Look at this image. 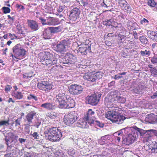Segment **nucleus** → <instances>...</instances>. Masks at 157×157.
<instances>
[{"mask_svg": "<svg viewBox=\"0 0 157 157\" xmlns=\"http://www.w3.org/2000/svg\"><path fill=\"white\" fill-rule=\"evenodd\" d=\"M18 136L13 133L9 132L5 136V143L7 146L6 151L10 154H15L17 149L15 146L18 144Z\"/></svg>", "mask_w": 157, "mask_h": 157, "instance_id": "obj_1", "label": "nucleus"}, {"mask_svg": "<svg viewBox=\"0 0 157 157\" xmlns=\"http://www.w3.org/2000/svg\"><path fill=\"white\" fill-rule=\"evenodd\" d=\"M119 110L118 108H114L111 111L107 112L105 115V117L113 122L118 124H121L126 118L124 116L119 114Z\"/></svg>", "mask_w": 157, "mask_h": 157, "instance_id": "obj_2", "label": "nucleus"}, {"mask_svg": "<svg viewBox=\"0 0 157 157\" xmlns=\"http://www.w3.org/2000/svg\"><path fill=\"white\" fill-rule=\"evenodd\" d=\"M38 56L44 65L50 66L57 63V58L48 52H41L39 54Z\"/></svg>", "mask_w": 157, "mask_h": 157, "instance_id": "obj_3", "label": "nucleus"}, {"mask_svg": "<svg viewBox=\"0 0 157 157\" xmlns=\"http://www.w3.org/2000/svg\"><path fill=\"white\" fill-rule=\"evenodd\" d=\"M44 133L46 139L52 142L59 141L62 136L61 130L56 127L49 128Z\"/></svg>", "mask_w": 157, "mask_h": 157, "instance_id": "obj_4", "label": "nucleus"}, {"mask_svg": "<svg viewBox=\"0 0 157 157\" xmlns=\"http://www.w3.org/2000/svg\"><path fill=\"white\" fill-rule=\"evenodd\" d=\"M117 100L118 102H124L125 101L124 98L117 95L115 92H112L109 94L104 100L105 105L108 108H112L114 101Z\"/></svg>", "mask_w": 157, "mask_h": 157, "instance_id": "obj_5", "label": "nucleus"}, {"mask_svg": "<svg viewBox=\"0 0 157 157\" xmlns=\"http://www.w3.org/2000/svg\"><path fill=\"white\" fill-rule=\"evenodd\" d=\"M13 55L12 54V57L14 56L16 58L21 59L23 58L26 54V51L21 47L20 44H17L13 48Z\"/></svg>", "mask_w": 157, "mask_h": 157, "instance_id": "obj_6", "label": "nucleus"}, {"mask_svg": "<svg viewBox=\"0 0 157 157\" xmlns=\"http://www.w3.org/2000/svg\"><path fill=\"white\" fill-rule=\"evenodd\" d=\"M78 114L75 111L70 112L68 114L65 115L63 118V122L68 125H70L75 122L78 118Z\"/></svg>", "mask_w": 157, "mask_h": 157, "instance_id": "obj_7", "label": "nucleus"}, {"mask_svg": "<svg viewBox=\"0 0 157 157\" xmlns=\"http://www.w3.org/2000/svg\"><path fill=\"white\" fill-rule=\"evenodd\" d=\"M69 46L68 40H64L61 41L54 47V49L57 52L63 53L67 51Z\"/></svg>", "mask_w": 157, "mask_h": 157, "instance_id": "obj_8", "label": "nucleus"}, {"mask_svg": "<svg viewBox=\"0 0 157 157\" xmlns=\"http://www.w3.org/2000/svg\"><path fill=\"white\" fill-rule=\"evenodd\" d=\"M102 77V73L100 72H88L85 74L83 76V78L91 82H94L97 79H99Z\"/></svg>", "mask_w": 157, "mask_h": 157, "instance_id": "obj_9", "label": "nucleus"}, {"mask_svg": "<svg viewBox=\"0 0 157 157\" xmlns=\"http://www.w3.org/2000/svg\"><path fill=\"white\" fill-rule=\"evenodd\" d=\"M101 96V94L98 93L95 94L91 96H88L86 98V103L91 105H96L100 100Z\"/></svg>", "mask_w": 157, "mask_h": 157, "instance_id": "obj_10", "label": "nucleus"}, {"mask_svg": "<svg viewBox=\"0 0 157 157\" xmlns=\"http://www.w3.org/2000/svg\"><path fill=\"white\" fill-rule=\"evenodd\" d=\"M53 86L52 83L47 81H42L37 84L39 89L45 91H49L52 89Z\"/></svg>", "mask_w": 157, "mask_h": 157, "instance_id": "obj_11", "label": "nucleus"}, {"mask_svg": "<svg viewBox=\"0 0 157 157\" xmlns=\"http://www.w3.org/2000/svg\"><path fill=\"white\" fill-rule=\"evenodd\" d=\"M131 130H133L134 132H135V133L137 134V137L140 135V136H144L147 141L149 140L148 136L149 135V130H144L138 128L136 126L133 127Z\"/></svg>", "mask_w": 157, "mask_h": 157, "instance_id": "obj_12", "label": "nucleus"}, {"mask_svg": "<svg viewBox=\"0 0 157 157\" xmlns=\"http://www.w3.org/2000/svg\"><path fill=\"white\" fill-rule=\"evenodd\" d=\"M83 88L79 85L76 84L71 85L69 88V91L72 94L77 95L81 94L83 91Z\"/></svg>", "mask_w": 157, "mask_h": 157, "instance_id": "obj_13", "label": "nucleus"}, {"mask_svg": "<svg viewBox=\"0 0 157 157\" xmlns=\"http://www.w3.org/2000/svg\"><path fill=\"white\" fill-rule=\"evenodd\" d=\"M95 117V112L91 109H89L87 113L84 115V119L87 121L88 123L92 125Z\"/></svg>", "mask_w": 157, "mask_h": 157, "instance_id": "obj_14", "label": "nucleus"}, {"mask_svg": "<svg viewBox=\"0 0 157 157\" xmlns=\"http://www.w3.org/2000/svg\"><path fill=\"white\" fill-rule=\"evenodd\" d=\"M137 137V134L133 131L128 135L126 138L123 140V142L126 145H129L133 143Z\"/></svg>", "mask_w": 157, "mask_h": 157, "instance_id": "obj_15", "label": "nucleus"}, {"mask_svg": "<svg viewBox=\"0 0 157 157\" xmlns=\"http://www.w3.org/2000/svg\"><path fill=\"white\" fill-rule=\"evenodd\" d=\"M69 96L66 95L64 93H59L57 95L55 98L56 102L59 103L58 106L60 108V105L61 104L65 103L67 99H68L67 97Z\"/></svg>", "mask_w": 157, "mask_h": 157, "instance_id": "obj_16", "label": "nucleus"}, {"mask_svg": "<svg viewBox=\"0 0 157 157\" xmlns=\"http://www.w3.org/2000/svg\"><path fill=\"white\" fill-rule=\"evenodd\" d=\"M67 97L68 99H67L64 104H61L60 108L69 109L73 108L75 106L74 100L69 96Z\"/></svg>", "mask_w": 157, "mask_h": 157, "instance_id": "obj_17", "label": "nucleus"}, {"mask_svg": "<svg viewBox=\"0 0 157 157\" xmlns=\"http://www.w3.org/2000/svg\"><path fill=\"white\" fill-rule=\"evenodd\" d=\"M80 13V10L78 8L75 7L71 10L69 15V19L71 20L75 21L79 18Z\"/></svg>", "mask_w": 157, "mask_h": 157, "instance_id": "obj_18", "label": "nucleus"}, {"mask_svg": "<svg viewBox=\"0 0 157 157\" xmlns=\"http://www.w3.org/2000/svg\"><path fill=\"white\" fill-rule=\"evenodd\" d=\"M145 121L149 123L154 124L157 123V115L153 113L148 115L145 118Z\"/></svg>", "mask_w": 157, "mask_h": 157, "instance_id": "obj_19", "label": "nucleus"}, {"mask_svg": "<svg viewBox=\"0 0 157 157\" xmlns=\"http://www.w3.org/2000/svg\"><path fill=\"white\" fill-rule=\"evenodd\" d=\"M28 25L30 28L33 31H36L39 29V25L38 23L34 21H28Z\"/></svg>", "mask_w": 157, "mask_h": 157, "instance_id": "obj_20", "label": "nucleus"}, {"mask_svg": "<svg viewBox=\"0 0 157 157\" xmlns=\"http://www.w3.org/2000/svg\"><path fill=\"white\" fill-rule=\"evenodd\" d=\"M78 51L81 53L86 55L88 52H91L90 46L85 44L83 47H80L78 49Z\"/></svg>", "mask_w": 157, "mask_h": 157, "instance_id": "obj_21", "label": "nucleus"}, {"mask_svg": "<svg viewBox=\"0 0 157 157\" xmlns=\"http://www.w3.org/2000/svg\"><path fill=\"white\" fill-rule=\"evenodd\" d=\"M36 114V112L34 111H31L29 112L25 116L27 121L28 123V125H29L32 123V120L33 117Z\"/></svg>", "mask_w": 157, "mask_h": 157, "instance_id": "obj_22", "label": "nucleus"}, {"mask_svg": "<svg viewBox=\"0 0 157 157\" xmlns=\"http://www.w3.org/2000/svg\"><path fill=\"white\" fill-rule=\"evenodd\" d=\"M43 37L45 39H50L51 38L52 34L49 29L48 27L44 29L43 31Z\"/></svg>", "mask_w": 157, "mask_h": 157, "instance_id": "obj_23", "label": "nucleus"}, {"mask_svg": "<svg viewBox=\"0 0 157 157\" xmlns=\"http://www.w3.org/2000/svg\"><path fill=\"white\" fill-rule=\"evenodd\" d=\"M133 92L137 94H142L144 92V87L143 86L139 85L133 89Z\"/></svg>", "mask_w": 157, "mask_h": 157, "instance_id": "obj_24", "label": "nucleus"}, {"mask_svg": "<svg viewBox=\"0 0 157 157\" xmlns=\"http://www.w3.org/2000/svg\"><path fill=\"white\" fill-rule=\"evenodd\" d=\"M87 121L84 119L82 121H79L76 124V126L79 127L86 128L88 127Z\"/></svg>", "mask_w": 157, "mask_h": 157, "instance_id": "obj_25", "label": "nucleus"}, {"mask_svg": "<svg viewBox=\"0 0 157 157\" xmlns=\"http://www.w3.org/2000/svg\"><path fill=\"white\" fill-rule=\"evenodd\" d=\"M48 27L52 34L59 33L62 30L63 28L61 26L56 27Z\"/></svg>", "mask_w": 157, "mask_h": 157, "instance_id": "obj_26", "label": "nucleus"}, {"mask_svg": "<svg viewBox=\"0 0 157 157\" xmlns=\"http://www.w3.org/2000/svg\"><path fill=\"white\" fill-rule=\"evenodd\" d=\"M59 23L58 19L57 18L51 17L47 21V25H55Z\"/></svg>", "mask_w": 157, "mask_h": 157, "instance_id": "obj_27", "label": "nucleus"}, {"mask_svg": "<svg viewBox=\"0 0 157 157\" xmlns=\"http://www.w3.org/2000/svg\"><path fill=\"white\" fill-rule=\"evenodd\" d=\"M41 107L44 108L48 110L53 109L56 108V106L50 103H46L42 104Z\"/></svg>", "mask_w": 157, "mask_h": 157, "instance_id": "obj_28", "label": "nucleus"}, {"mask_svg": "<svg viewBox=\"0 0 157 157\" xmlns=\"http://www.w3.org/2000/svg\"><path fill=\"white\" fill-rule=\"evenodd\" d=\"M20 157H31V153L24 151V149L19 150Z\"/></svg>", "mask_w": 157, "mask_h": 157, "instance_id": "obj_29", "label": "nucleus"}, {"mask_svg": "<svg viewBox=\"0 0 157 157\" xmlns=\"http://www.w3.org/2000/svg\"><path fill=\"white\" fill-rule=\"evenodd\" d=\"M62 62L63 64H67L68 65L73 64L75 63L73 59L68 56H66L64 59H63Z\"/></svg>", "mask_w": 157, "mask_h": 157, "instance_id": "obj_30", "label": "nucleus"}, {"mask_svg": "<svg viewBox=\"0 0 157 157\" xmlns=\"http://www.w3.org/2000/svg\"><path fill=\"white\" fill-rule=\"evenodd\" d=\"M111 3L110 0H103V2L101 4V6L104 8H109L111 6Z\"/></svg>", "mask_w": 157, "mask_h": 157, "instance_id": "obj_31", "label": "nucleus"}, {"mask_svg": "<svg viewBox=\"0 0 157 157\" xmlns=\"http://www.w3.org/2000/svg\"><path fill=\"white\" fill-rule=\"evenodd\" d=\"M147 35L151 39L155 40L157 38V32L149 31L147 32Z\"/></svg>", "mask_w": 157, "mask_h": 157, "instance_id": "obj_32", "label": "nucleus"}, {"mask_svg": "<svg viewBox=\"0 0 157 157\" xmlns=\"http://www.w3.org/2000/svg\"><path fill=\"white\" fill-rule=\"evenodd\" d=\"M12 95L15 98L18 99H22L23 97V95L21 93L19 92H15L14 91L12 94Z\"/></svg>", "mask_w": 157, "mask_h": 157, "instance_id": "obj_33", "label": "nucleus"}, {"mask_svg": "<svg viewBox=\"0 0 157 157\" xmlns=\"http://www.w3.org/2000/svg\"><path fill=\"white\" fill-rule=\"evenodd\" d=\"M150 149L151 150H154V152H157V142H155V143H152L151 145H150L149 147Z\"/></svg>", "mask_w": 157, "mask_h": 157, "instance_id": "obj_34", "label": "nucleus"}, {"mask_svg": "<svg viewBox=\"0 0 157 157\" xmlns=\"http://www.w3.org/2000/svg\"><path fill=\"white\" fill-rule=\"evenodd\" d=\"M149 135L148 136V139L151 138L154 135L157 136V131L153 130H149Z\"/></svg>", "mask_w": 157, "mask_h": 157, "instance_id": "obj_35", "label": "nucleus"}, {"mask_svg": "<svg viewBox=\"0 0 157 157\" xmlns=\"http://www.w3.org/2000/svg\"><path fill=\"white\" fill-rule=\"evenodd\" d=\"M93 124L96 125L100 128H103L104 127V124L101 122L100 121L97 120H94L93 122Z\"/></svg>", "mask_w": 157, "mask_h": 157, "instance_id": "obj_36", "label": "nucleus"}, {"mask_svg": "<svg viewBox=\"0 0 157 157\" xmlns=\"http://www.w3.org/2000/svg\"><path fill=\"white\" fill-rule=\"evenodd\" d=\"M27 99L29 100L33 99L35 101H37L38 100L37 97L34 95L32 94H30L27 97Z\"/></svg>", "mask_w": 157, "mask_h": 157, "instance_id": "obj_37", "label": "nucleus"}, {"mask_svg": "<svg viewBox=\"0 0 157 157\" xmlns=\"http://www.w3.org/2000/svg\"><path fill=\"white\" fill-rule=\"evenodd\" d=\"M139 40L143 44H147L148 42L147 38L144 36H140L139 38Z\"/></svg>", "mask_w": 157, "mask_h": 157, "instance_id": "obj_38", "label": "nucleus"}, {"mask_svg": "<svg viewBox=\"0 0 157 157\" xmlns=\"http://www.w3.org/2000/svg\"><path fill=\"white\" fill-rule=\"evenodd\" d=\"M147 4L150 7H153L156 5V3L154 0H149L147 2Z\"/></svg>", "mask_w": 157, "mask_h": 157, "instance_id": "obj_39", "label": "nucleus"}, {"mask_svg": "<svg viewBox=\"0 0 157 157\" xmlns=\"http://www.w3.org/2000/svg\"><path fill=\"white\" fill-rule=\"evenodd\" d=\"M150 52L149 51H147V50L144 51H141L140 52L141 55L143 56H149L150 54Z\"/></svg>", "mask_w": 157, "mask_h": 157, "instance_id": "obj_40", "label": "nucleus"}, {"mask_svg": "<svg viewBox=\"0 0 157 157\" xmlns=\"http://www.w3.org/2000/svg\"><path fill=\"white\" fill-rule=\"evenodd\" d=\"M9 121H0V126L2 125L8 126L10 124L9 122Z\"/></svg>", "mask_w": 157, "mask_h": 157, "instance_id": "obj_41", "label": "nucleus"}, {"mask_svg": "<svg viewBox=\"0 0 157 157\" xmlns=\"http://www.w3.org/2000/svg\"><path fill=\"white\" fill-rule=\"evenodd\" d=\"M3 13H10V10L9 8L6 7H3L2 8Z\"/></svg>", "mask_w": 157, "mask_h": 157, "instance_id": "obj_42", "label": "nucleus"}, {"mask_svg": "<svg viewBox=\"0 0 157 157\" xmlns=\"http://www.w3.org/2000/svg\"><path fill=\"white\" fill-rule=\"evenodd\" d=\"M11 88L12 87L11 86L8 85H6L5 87V91L6 93H8V92L10 91Z\"/></svg>", "mask_w": 157, "mask_h": 157, "instance_id": "obj_43", "label": "nucleus"}, {"mask_svg": "<svg viewBox=\"0 0 157 157\" xmlns=\"http://www.w3.org/2000/svg\"><path fill=\"white\" fill-rule=\"evenodd\" d=\"M89 2V0H82L81 3L83 6L85 7L88 5Z\"/></svg>", "mask_w": 157, "mask_h": 157, "instance_id": "obj_44", "label": "nucleus"}, {"mask_svg": "<svg viewBox=\"0 0 157 157\" xmlns=\"http://www.w3.org/2000/svg\"><path fill=\"white\" fill-rule=\"evenodd\" d=\"M67 153L69 155H72L75 154V152L73 148H71L68 150Z\"/></svg>", "mask_w": 157, "mask_h": 157, "instance_id": "obj_45", "label": "nucleus"}, {"mask_svg": "<svg viewBox=\"0 0 157 157\" xmlns=\"http://www.w3.org/2000/svg\"><path fill=\"white\" fill-rule=\"evenodd\" d=\"M57 116V114L55 113L51 112L49 114L48 116L50 118L52 119H55Z\"/></svg>", "mask_w": 157, "mask_h": 157, "instance_id": "obj_46", "label": "nucleus"}, {"mask_svg": "<svg viewBox=\"0 0 157 157\" xmlns=\"http://www.w3.org/2000/svg\"><path fill=\"white\" fill-rule=\"evenodd\" d=\"M17 29L18 30V33L19 34H24V32L23 31V29L22 27H21L20 26L17 25Z\"/></svg>", "mask_w": 157, "mask_h": 157, "instance_id": "obj_47", "label": "nucleus"}, {"mask_svg": "<svg viewBox=\"0 0 157 157\" xmlns=\"http://www.w3.org/2000/svg\"><path fill=\"white\" fill-rule=\"evenodd\" d=\"M65 8V6L64 5L59 6L57 8V10L59 12H61L63 11Z\"/></svg>", "mask_w": 157, "mask_h": 157, "instance_id": "obj_48", "label": "nucleus"}, {"mask_svg": "<svg viewBox=\"0 0 157 157\" xmlns=\"http://www.w3.org/2000/svg\"><path fill=\"white\" fill-rule=\"evenodd\" d=\"M109 135H105L101 137V141L104 143L107 140L109 139Z\"/></svg>", "mask_w": 157, "mask_h": 157, "instance_id": "obj_49", "label": "nucleus"}, {"mask_svg": "<svg viewBox=\"0 0 157 157\" xmlns=\"http://www.w3.org/2000/svg\"><path fill=\"white\" fill-rule=\"evenodd\" d=\"M31 135L35 139L39 138V135L36 132H34L33 133V134H32Z\"/></svg>", "mask_w": 157, "mask_h": 157, "instance_id": "obj_50", "label": "nucleus"}, {"mask_svg": "<svg viewBox=\"0 0 157 157\" xmlns=\"http://www.w3.org/2000/svg\"><path fill=\"white\" fill-rule=\"evenodd\" d=\"M17 8L19 9V10H23L25 9L24 6L21 5L17 4L16 5Z\"/></svg>", "mask_w": 157, "mask_h": 157, "instance_id": "obj_51", "label": "nucleus"}, {"mask_svg": "<svg viewBox=\"0 0 157 157\" xmlns=\"http://www.w3.org/2000/svg\"><path fill=\"white\" fill-rule=\"evenodd\" d=\"M39 19L41 21L42 24L43 25L47 24V21H46L45 19H44L42 17H40L39 18Z\"/></svg>", "mask_w": 157, "mask_h": 157, "instance_id": "obj_52", "label": "nucleus"}, {"mask_svg": "<svg viewBox=\"0 0 157 157\" xmlns=\"http://www.w3.org/2000/svg\"><path fill=\"white\" fill-rule=\"evenodd\" d=\"M151 61L153 63H157V57L154 56L151 59Z\"/></svg>", "mask_w": 157, "mask_h": 157, "instance_id": "obj_53", "label": "nucleus"}, {"mask_svg": "<svg viewBox=\"0 0 157 157\" xmlns=\"http://www.w3.org/2000/svg\"><path fill=\"white\" fill-rule=\"evenodd\" d=\"M123 135L122 132L120 131L116 132L114 133V136H122Z\"/></svg>", "mask_w": 157, "mask_h": 157, "instance_id": "obj_54", "label": "nucleus"}, {"mask_svg": "<svg viewBox=\"0 0 157 157\" xmlns=\"http://www.w3.org/2000/svg\"><path fill=\"white\" fill-rule=\"evenodd\" d=\"M119 3L122 5L123 6H125L126 5V3H127L126 1L125 0H120Z\"/></svg>", "mask_w": 157, "mask_h": 157, "instance_id": "obj_55", "label": "nucleus"}, {"mask_svg": "<svg viewBox=\"0 0 157 157\" xmlns=\"http://www.w3.org/2000/svg\"><path fill=\"white\" fill-rule=\"evenodd\" d=\"M113 21V20H112L110 19L108 20L107 21L105 22V25H108L109 26L111 25V24H112V22Z\"/></svg>", "mask_w": 157, "mask_h": 157, "instance_id": "obj_56", "label": "nucleus"}, {"mask_svg": "<svg viewBox=\"0 0 157 157\" xmlns=\"http://www.w3.org/2000/svg\"><path fill=\"white\" fill-rule=\"evenodd\" d=\"M18 140L20 144H22L26 142V139L22 138H19Z\"/></svg>", "mask_w": 157, "mask_h": 157, "instance_id": "obj_57", "label": "nucleus"}, {"mask_svg": "<svg viewBox=\"0 0 157 157\" xmlns=\"http://www.w3.org/2000/svg\"><path fill=\"white\" fill-rule=\"evenodd\" d=\"M151 72L153 73H155V74H157V69L155 67H153V68L152 69V70H150Z\"/></svg>", "mask_w": 157, "mask_h": 157, "instance_id": "obj_58", "label": "nucleus"}, {"mask_svg": "<svg viewBox=\"0 0 157 157\" xmlns=\"http://www.w3.org/2000/svg\"><path fill=\"white\" fill-rule=\"evenodd\" d=\"M152 99H154L157 98V91L156 92L154 93L153 95L151 96Z\"/></svg>", "mask_w": 157, "mask_h": 157, "instance_id": "obj_59", "label": "nucleus"}, {"mask_svg": "<svg viewBox=\"0 0 157 157\" xmlns=\"http://www.w3.org/2000/svg\"><path fill=\"white\" fill-rule=\"evenodd\" d=\"M148 21L147 20L144 18L141 21V23L142 24H143L145 23H148Z\"/></svg>", "mask_w": 157, "mask_h": 157, "instance_id": "obj_60", "label": "nucleus"}, {"mask_svg": "<svg viewBox=\"0 0 157 157\" xmlns=\"http://www.w3.org/2000/svg\"><path fill=\"white\" fill-rule=\"evenodd\" d=\"M15 126H17L20 125V121L18 119H17L15 121Z\"/></svg>", "mask_w": 157, "mask_h": 157, "instance_id": "obj_61", "label": "nucleus"}, {"mask_svg": "<svg viewBox=\"0 0 157 157\" xmlns=\"http://www.w3.org/2000/svg\"><path fill=\"white\" fill-rule=\"evenodd\" d=\"M115 83V81H112L108 84V86L109 87L113 86L114 85Z\"/></svg>", "mask_w": 157, "mask_h": 157, "instance_id": "obj_62", "label": "nucleus"}, {"mask_svg": "<svg viewBox=\"0 0 157 157\" xmlns=\"http://www.w3.org/2000/svg\"><path fill=\"white\" fill-rule=\"evenodd\" d=\"M41 124V122L40 121H38L37 122H36L35 125H34V126H35L37 128H39V126Z\"/></svg>", "mask_w": 157, "mask_h": 157, "instance_id": "obj_63", "label": "nucleus"}, {"mask_svg": "<svg viewBox=\"0 0 157 157\" xmlns=\"http://www.w3.org/2000/svg\"><path fill=\"white\" fill-rule=\"evenodd\" d=\"M122 76H120L118 75H115V77L114 78L115 79H119L122 78Z\"/></svg>", "mask_w": 157, "mask_h": 157, "instance_id": "obj_64", "label": "nucleus"}]
</instances>
